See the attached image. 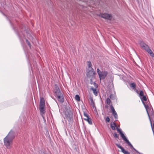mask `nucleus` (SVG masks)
Here are the masks:
<instances>
[{"mask_svg": "<svg viewBox=\"0 0 154 154\" xmlns=\"http://www.w3.org/2000/svg\"><path fill=\"white\" fill-rule=\"evenodd\" d=\"M116 129L117 131L119 133V134H120L122 132L121 130L120 129H119L117 128H116Z\"/></svg>", "mask_w": 154, "mask_h": 154, "instance_id": "nucleus-31", "label": "nucleus"}, {"mask_svg": "<svg viewBox=\"0 0 154 154\" xmlns=\"http://www.w3.org/2000/svg\"><path fill=\"white\" fill-rule=\"evenodd\" d=\"M108 105H106V106H105V108H108Z\"/></svg>", "mask_w": 154, "mask_h": 154, "instance_id": "nucleus-38", "label": "nucleus"}, {"mask_svg": "<svg viewBox=\"0 0 154 154\" xmlns=\"http://www.w3.org/2000/svg\"><path fill=\"white\" fill-rule=\"evenodd\" d=\"M84 120L87 121L90 125H91L92 124L91 119L89 117L87 118H84Z\"/></svg>", "mask_w": 154, "mask_h": 154, "instance_id": "nucleus-12", "label": "nucleus"}, {"mask_svg": "<svg viewBox=\"0 0 154 154\" xmlns=\"http://www.w3.org/2000/svg\"><path fill=\"white\" fill-rule=\"evenodd\" d=\"M110 98L112 100H113L114 99V95L113 94H111L109 96Z\"/></svg>", "mask_w": 154, "mask_h": 154, "instance_id": "nucleus-27", "label": "nucleus"}, {"mask_svg": "<svg viewBox=\"0 0 154 154\" xmlns=\"http://www.w3.org/2000/svg\"><path fill=\"white\" fill-rule=\"evenodd\" d=\"M105 121L106 122H109L110 121V119L108 116H107L105 119Z\"/></svg>", "mask_w": 154, "mask_h": 154, "instance_id": "nucleus-26", "label": "nucleus"}, {"mask_svg": "<svg viewBox=\"0 0 154 154\" xmlns=\"http://www.w3.org/2000/svg\"><path fill=\"white\" fill-rule=\"evenodd\" d=\"M40 106H45V100L43 97H40Z\"/></svg>", "mask_w": 154, "mask_h": 154, "instance_id": "nucleus-9", "label": "nucleus"}, {"mask_svg": "<svg viewBox=\"0 0 154 154\" xmlns=\"http://www.w3.org/2000/svg\"><path fill=\"white\" fill-rule=\"evenodd\" d=\"M99 16L103 18L110 20H111L112 18V15L106 13H101L99 15Z\"/></svg>", "mask_w": 154, "mask_h": 154, "instance_id": "nucleus-7", "label": "nucleus"}, {"mask_svg": "<svg viewBox=\"0 0 154 154\" xmlns=\"http://www.w3.org/2000/svg\"><path fill=\"white\" fill-rule=\"evenodd\" d=\"M93 85L96 88H97L98 87V85L95 82H94L93 83Z\"/></svg>", "mask_w": 154, "mask_h": 154, "instance_id": "nucleus-29", "label": "nucleus"}, {"mask_svg": "<svg viewBox=\"0 0 154 154\" xmlns=\"http://www.w3.org/2000/svg\"><path fill=\"white\" fill-rule=\"evenodd\" d=\"M91 105L93 107V108L95 107L94 103V102L93 100V99L92 98L91 99Z\"/></svg>", "mask_w": 154, "mask_h": 154, "instance_id": "nucleus-19", "label": "nucleus"}, {"mask_svg": "<svg viewBox=\"0 0 154 154\" xmlns=\"http://www.w3.org/2000/svg\"><path fill=\"white\" fill-rule=\"evenodd\" d=\"M45 106H39V109L40 112L41 113L43 114L45 112Z\"/></svg>", "mask_w": 154, "mask_h": 154, "instance_id": "nucleus-10", "label": "nucleus"}, {"mask_svg": "<svg viewBox=\"0 0 154 154\" xmlns=\"http://www.w3.org/2000/svg\"><path fill=\"white\" fill-rule=\"evenodd\" d=\"M26 43L28 45L29 47L30 48H31V44L30 43V42H29V41L27 39H26Z\"/></svg>", "mask_w": 154, "mask_h": 154, "instance_id": "nucleus-23", "label": "nucleus"}, {"mask_svg": "<svg viewBox=\"0 0 154 154\" xmlns=\"http://www.w3.org/2000/svg\"><path fill=\"white\" fill-rule=\"evenodd\" d=\"M90 83H91V84H93V83L94 82H93L92 81V80L93 79H92V78H90Z\"/></svg>", "mask_w": 154, "mask_h": 154, "instance_id": "nucleus-32", "label": "nucleus"}, {"mask_svg": "<svg viewBox=\"0 0 154 154\" xmlns=\"http://www.w3.org/2000/svg\"><path fill=\"white\" fill-rule=\"evenodd\" d=\"M124 141H125L126 143L129 146L131 144V143L129 141V140L127 139Z\"/></svg>", "mask_w": 154, "mask_h": 154, "instance_id": "nucleus-25", "label": "nucleus"}, {"mask_svg": "<svg viewBox=\"0 0 154 154\" xmlns=\"http://www.w3.org/2000/svg\"><path fill=\"white\" fill-rule=\"evenodd\" d=\"M73 113L72 111L69 110L65 112V117L69 122H71L73 121Z\"/></svg>", "mask_w": 154, "mask_h": 154, "instance_id": "nucleus-6", "label": "nucleus"}, {"mask_svg": "<svg viewBox=\"0 0 154 154\" xmlns=\"http://www.w3.org/2000/svg\"><path fill=\"white\" fill-rule=\"evenodd\" d=\"M112 102L111 100L109 98H107L106 100V103L108 104L109 105Z\"/></svg>", "mask_w": 154, "mask_h": 154, "instance_id": "nucleus-21", "label": "nucleus"}, {"mask_svg": "<svg viewBox=\"0 0 154 154\" xmlns=\"http://www.w3.org/2000/svg\"><path fill=\"white\" fill-rule=\"evenodd\" d=\"M143 105H144V106L145 108L146 109H147L149 107L148 105L145 104V103H144V104H143ZM147 110V111H148L147 110Z\"/></svg>", "mask_w": 154, "mask_h": 154, "instance_id": "nucleus-33", "label": "nucleus"}, {"mask_svg": "<svg viewBox=\"0 0 154 154\" xmlns=\"http://www.w3.org/2000/svg\"><path fill=\"white\" fill-rule=\"evenodd\" d=\"M120 134L121 135V137H122V139L124 140H125L126 139H127L126 138V137L125 136L124 134L122 133H121Z\"/></svg>", "mask_w": 154, "mask_h": 154, "instance_id": "nucleus-20", "label": "nucleus"}, {"mask_svg": "<svg viewBox=\"0 0 154 154\" xmlns=\"http://www.w3.org/2000/svg\"><path fill=\"white\" fill-rule=\"evenodd\" d=\"M96 73L92 68L89 69L88 71L86 73L87 77L89 78L95 79V75Z\"/></svg>", "mask_w": 154, "mask_h": 154, "instance_id": "nucleus-5", "label": "nucleus"}, {"mask_svg": "<svg viewBox=\"0 0 154 154\" xmlns=\"http://www.w3.org/2000/svg\"><path fill=\"white\" fill-rule=\"evenodd\" d=\"M130 85V87L133 89L134 90H136V85L133 82L131 83Z\"/></svg>", "mask_w": 154, "mask_h": 154, "instance_id": "nucleus-16", "label": "nucleus"}, {"mask_svg": "<svg viewBox=\"0 0 154 154\" xmlns=\"http://www.w3.org/2000/svg\"><path fill=\"white\" fill-rule=\"evenodd\" d=\"M91 90H92L93 91V93L95 95L97 96L98 91L97 90L96 88H94L93 87H91Z\"/></svg>", "mask_w": 154, "mask_h": 154, "instance_id": "nucleus-13", "label": "nucleus"}, {"mask_svg": "<svg viewBox=\"0 0 154 154\" xmlns=\"http://www.w3.org/2000/svg\"><path fill=\"white\" fill-rule=\"evenodd\" d=\"M144 95V93L143 91H140L139 93V96L140 97Z\"/></svg>", "mask_w": 154, "mask_h": 154, "instance_id": "nucleus-22", "label": "nucleus"}, {"mask_svg": "<svg viewBox=\"0 0 154 154\" xmlns=\"http://www.w3.org/2000/svg\"><path fill=\"white\" fill-rule=\"evenodd\" d=\"M133 149L134 150L137 152L139 154H140V153L137 150H136L135 148H134V149Z\"/></svg>", "mask_w": 154, "mask_h": 154, "instance_id": "nucleus-36", "label": "nucleus"}, {"mask_svg": "<svg viewBox=\"0 0 154 154\" xmlns=\"http://www.w3.org/2000/svg\"><path fill=\"white\" fill-rule=\"evenodd\" d=\"M129 146L131 147V148L133 149H134V147L131 144Z\"/></svg>", "mask_w": 154, "mask_h": 154, "instance_id": "nucleus-35", "label": "nucleus"}, {"mask_svg": "<svg viewBox=\"0 0 154 154\" xmlns=\"http://www.w3.org/2000/svg\"><path fill=\"white\" fill-rule=\"evenodd\" d=\"M75 99L77 101H80V97L78 95H76L75 96Z\"/></svg>", "mask_w": 154, "mask_h": 154, "instance_id": "nucleus-18", "label": "nucleus"}, {"mask_svg": "<svg viewBox=\"0 0 154 154\" xmlns=\"http://www.w3.org/2000/svg\"><path fill=\"white\" fill-rule=\"evenodd\" d=\"M54 96L57 98L58 101L60 103H63L64 100L63 95L61 92L58 86L56 84L54 85Z\"/></svg>", "mask_w": 154, "mask_h": 154, "instance_id": "nucleus-2", "label": "nucleus"}, {"mask_svg": "<svg viewBox=\"0 0 154 154\" xmlns=\"http://www.w3.org/2000/svg\"><path fill=\"white\" fill-rule=\"evenodd\" d=\"M15 137V132L11 130L4 139V144L7 149H10L12 147L13 140Z\"/></svg>", "mask_w": 154, "mask_h": 154, "instance_id": "nucleus-1", "label": "nucleus"}, {"mask_svg": "<svg viewBox=\"0 0 154 154\" xmlns=\"http://www.w3.org/2000/svg\"><path fill=\"white\" fill-rule=\"evenodd\" d=\"M135 91L137 93V94H138V91L137 90H135Z\"/></svg>", "mask_w": 154, "mask_h": 154, "instance_id": "nucleus-37", "label": "nucleus"}, {"mask_svg": "<svg viewBox=\"0 0 154 154\" xmlns=\"http://www.w3.org/2000/svg\"><path fill=\"white\" fill-rule=\"evenodd\" d=\"M117 126L114 122H111L110 123V127L113 130H115L116 129V127Z\"/></svg>", "mask_w": 154, "mask_h": 154, "instance_id": "nucleus-11", "label": "nucleus"}, {"mask_svg": "<svg viewBox=\"0 0 154 154\" xmlns=\"http://www.w3.org/2000/svg\"><path fill=\"white\" fill-rule=\"evenodd\" d=\"M112 112L115 119H117L118 118V115L115 110L112 111Z\"/></svg>", "mask_w": 154, "mask_h": 154, "instance_id": "nucleus-15", "label": "nucleus"}, {"mask_svg": "<svg viewBox=\"0 0 154 154\" xmlns=\"http://www.w3.org/2000/svg\"><path fill=\"white\" fill-rule=\"evenodd\" d=\"M110 107L112 110V112L115 110L113 106L112 105H110Z\"/></svg>", "mask_w": 154, "mask_h": 154, "instance_id": "nucleus-30", "label": "nucleus"}, {"mask_svg": "<svg viewBox=\"0 0 154 154\" xmlns=\"http://www.w3.org/2000/svg\"><path fill=\"white\" fill-rule=\"evenodd\" d=\"M87 65L89 68V69H90L91 68H92V64L91 61H88L87 62Z\"/></svg>", "mask_w": 154, "mask_h": 154, "instance_id": "nucleus-17", "label": "nucleus"}, {"mask_svg": "<svg viewBox=\"0 0 154 154\" xmlns=\"http://www.w3.org/2000/svg\"><path fill=\"white\" fill-rule=\"evenodd\" d=\"M40 154H47L45 151L44 150L41 152Z\"/></svg>", "mask_w": 154, "mask_h": 154, "instance_id": "nucleus-34", "label": "nucleus"}, {"mask_svg": "<svg viewBox=\"0 0 154 154\" xmlns=\"http://www.w3.org/2000/svg\"><path fill=\"white\" fill-rule=\"evenodd\" d=\"M114 137L116 138H119V135L116 134V133H114L113 134Z\"/></svg>", "mask_w": 154, "mask_h": 154, "instance_id": "nucleus-24", "label": "nucleus"}, {"mask_svg": "<svg viewBox=\"0 0 154 154\" xmlns=\"http://www.w3.org/2000/svg\"><path fill=\"white\" fill-rule=\"evenodd\" d=\"M84 115L87 118L89 117V115L85 112H83Z\"/></svg>", "mask_w": 154, "mask_h": 154, "instance_id": "nucleus-28", "label": "nucleus"}, {"mask_svg": "<svg viewBox=\"0 0 154 154\" xmlns=\"http://www.w3.org/2000/svg\"><path fill=\"white\" fill-rule=\"evenodd\" d=\"M116 145L119 148L121 149L122 152L124 154H130V153L128 151L126 150L122 147L118 143L116 144Z\"/></svg>", "mask_w": 154, "mask_h": 154, "instance_id": "nucleus-8", "label": "nucleus"}, {"mask_svg": "<svg viewBox=\"0 0 154 154\" xmlns=\"http://www.w3.org/2000/svg\"><path fill=\"white\" fill-rule=\"evenodd\" d=\"M140 45L141 48L149 54L152 57H154V53L152 52L147 45L145 44L143 41H141Z\"/></svg>", "mask_w": 154, "mask_h": 154, "instance_id": "nucleus-3", "label": "nucleus"}, {"mask_svg": "<svg viewBox=\"0 0 154 154\" xmlns=\"http://www.w3.org/2000/svg\"><path fill=\"white\" fill-rule=\"evenodd\" d=\"M97 72L99 76L100 82H101V79H105L108 75L107 71L104 70L101 71L99 69H97Z\"/></svg>", "mask_w": 154, "mask_h": 154, "instance_id": "nucleus-4", "label": "nucleus"}, {"mask_svg": "<svg viewBox=\"0 0 154 154\" xmlns=\"http://www.w3.org/2000/svg\"><path fill=\"white\" fill-rule=\"evenodd\" d=\"M140 99L142 102V103L143 104H144V101H146L147 100V98L145 96L143 95L142 96V97H140Z\"/></svg>", "mask_w": 154, "mask_h": 154, "instance_id": "nucleus-14", "label": "nucleus"}]
</instances>
